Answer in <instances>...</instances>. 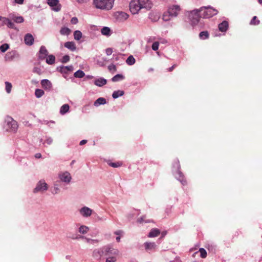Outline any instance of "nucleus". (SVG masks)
<instances>
[{"label": "nucleus", "instance_id": "f257e3e1", "mask_svg": "<svg viewBox=\"0 0 262 262\" xmlns=\"http://www.w3.org/2000/svg\"><path fill=\"white\" fill-rule=\"evenodd\" d=\"M151 8V3L149 0H132L129 4V9L133 14H137L141 9Z\"/></svg>", "mask_w": 262, "mask_h": 262}, {"label": "nucleus", "instance_id": "f03ea898", "mask_svg": "<svg viewBox=\"0 0 262 262\" xmlns=\"http://www.w3.org/2000/svg\"><path fill=\"white\" fill-rule=\"evenodd\" d=\"M115 0H93V4L96 8L103 11L111 10Z\"/></svg>", "mask_w": 262, "mask_h": 262}, {"label": "nucleus", "instance_id": "7ed1b4c3", "mask_svg": "<svg viewBox=\"0 0 262 262\" xmlns=\"http://www.w3.org/2000/svg\"><path fill=\"white\" fill-rule=\"evenodd\" d=\"M172 172L175 178L180 181L183 185L187 184V181L183 173L180 171V164L179 161L177 160L172 165Z\"/></svg>", "mask_w": 262, "mask_h": 262}, {"label": "nucleus", "instance_id": "20e7f679", "mask_svg": "<svg viewBox=\"0 0 262 262\" xmlns=\"http://www.w3.org/2000/svg\"><path fill=\"white\" fill-rule=\"evenodd\" d=\"M200 12L202 17L208 18L211 17L218 13V11L211 6L202 7L200 9Z\"/></svg>", "mask_w": 262, "mask_h": 262}, {"label": "nucleus", "instance_id": "39448f33", "mask_svg": "<svg viewBox=\"0 0 262 262\" xmlns=\"http://www.w3.org/2000/svg\"><path fill=\"white\" fill-rule=\"evenodd\" d=\"M202 17L199 9H194L190 12L188 17L192 25L197 24L199 19Z\"/></svg>", "mask_w": 262, "mask_h": 262}, {"label": "nucleus", "instance_id": "423d86ee", "mask_svg": "<svg viewBox=\"0 0 262 262\" xmlns=\"http://www.w3.org/2000/svg\"><path fill=\"white\" fill-rule=\"evenodd\" d=\"M104 256L110 257L117 256L119 254L118 249L114 248L112 245H107L103 246Z\"/></svg>", "mask_w": 262, "mask_h": 262}, {"label": "nucleus", "instance_id": "0eeeda50", "mask_svg": "<svg viewBox=\"0 0 262 262\" xmlns=\"http://www.w3.org/2000/svg\"><path fill=\"white\" fill-rule=\"evenodd\" d=\"M5 122L9 129L12 130H17L18 128L17 122L11 117L7 116L5 119Z\"/></svg>", "mask_w": 262, "mask_h": 262}, {"label": "nucleus", "instance_id": "6e6552de", "mask_svg": "<svg viewBox=\"0 0 262 262\" xmlns=\"http://www.w3.org/2000/svg\"><path fill=\"white\" fill-rule=\"evenodd\" d=\"M48 188V184L45 182V180H41L37 183L35 188L33 190V192H43L47 190Z\"/></svg>", "mask_w": 262, "mask_h": 262}, {"label": "nucleus", "instance_id": "1a4fd4ad", "mask_svg": "<svg viewBox=\"0 0 262 262\" xmlns=\"http://www.w3.org/2000/svg\"><path fill=\"white\" fill-rule=\"evenodd\" d=\"M181 10L180 6L177 5H174L170 6L168 9V13L171 16V17H176L178 16Z\"/></svg>", "mask_w": 262, "mask_h": 262}, {"label": "nucleus", "instance_id": "9d476101", "mask_svg": "<svg viewBox=\"0 0 262 262\" xmlns=\"http://www.w3.org/2000/svg\"><path fill=\"white\" fill-rule=\"evenodd\" d=\"M114 17L116 21L119 22H123L128 18L129 15L124 12L117 11L114 13Z\"/></svg>", "mask_w": 262, "mask_h": 262}, {"label": "nucleus", "instance_id": "9b49d317", "mask_svg": "<svg viewBox=\"0 0 262 262\" xmlns=\"http://www.w3.org/2000/svg\"><path fill=\"white\" fill-rule=\"evenodd\" d=\"M79 212L82 217L88 218L92 214L93 210L87 206H83L79 209Z\"/></svg>", "mask_w": 262, "mask_h": 262}, {"label": "nucleus", "instance_id": "f8f14e48", "mask_svg": "<svg viewBox=\"0 0 262 262\" xmlns=\"http://www.w3.org/2000/svg\"><path fill=\"white\" fill-rule=\"evenodd\" d=\"M59 178L61 181L67 184L69 183L72 179L70 173L68 171H65L60 173Z\"/></svg>", "mask_w": 262, "mask_h": 262}, {"label": "nucleus", "instance_id": "ddd939ff", "mask_svg": "<svg viewBox=\"0 0 262 262\" xmlns=\"http://www.w3.org/2000/svg\"><path fill=\"white\" fill-rule=\"evenodd\" d=\"M103 256H104L103 247L95 249L93 252V257L95 259L99 260Z\"/></svg>", "mask_w": 262, "mask_h": 262}, {"label": "nucleus", "instance_id": "4468645a", "mask_svg": "<svg viewBox=\"0 0 262 262\" xmlns=\"http://www.w3.org/2000/svg\"><path fill=\"white\" fill-rule=\"evenodd\" d=\"M48 4L52 7L53 10L55 11H59L60 10V6L58 0H48Z\"/></svg>", "mask_w": 262, "mask_h": 262}, {"label": "nucleus", "instance_id": "2eb2a0df", "mask_svg": "<svg viewBox=\"0 0 262 262\" xmlns=\"http://www.w3.org/2000/svg\"><path fill=\"white\" fill-rule=\"evenodd\" d=\"M145 249L146 251L149 252L156 249L157 245L154 242H145L143 244Z\"/></svg>", "mask_w": 262, "mask_h": 262}, {"label": "nucleus", "instance_id": "dca6fc26", "mask_svg": "<svg viewBox=\"0 0 262 262\" xmlns=\"http://www.w3.org/2000/svg\"><path fill=\"white\" fill-rule=\"evenodd\" d=\"M2 20L3 25H7V27L9 28L15 29V25L13 22H12L10 18H6L4 17H2L1 19Z\"/></svg>", "mask_w": 262, "mask_h": 262}, {"label": "nucleus", "instance_id": "f3484780", "mask_svg": "<svg viewBox=\"0 0 262 262\" xmlns=\"http://www.w3.org/2000/svg\"><path fill=\"white\" fill-rule=\"evenodd\" d=\"M34 39L32 34L30 33L27 34L24 37V41L26 45L31 46L33 44Z\"/></svg>", "mask_w": 262, "mask_h": 262}, {"label": "nucleus", "instance_id": "a211bd4d", "mask_svg": "<svg viewBox=\"0 0 262 262\" xmlns=\"http://www.w3.org/2000/svg\"><path fill=\"white\" fill-rule=\"evenodd\" d=\"M42 87L46 90L50 91L52 88V84L50 81L48 79H43L41 81Z\"/></svg>", "mask_w": 262, "mask_h": 262}, {"label": "nucleus", "instance_id": "6ab92c4d", "mask_svg": "<svg viewBox=\"0 0 262 262\" xmlns=\"http://www.w3.org/2000/svg\"><path fill=\"white\" fill-rule=\"evenodd\" d=\"M39 52V58L41 60L44 59L47 56L48 54L47 50L46 49V47L43 46L40 47Z\"/></svg>", "mask_w": 262, "mask_h": 262}, {"label": "nucleus", "instance_id": "aec40b11", "mask_svg": "<svg viewBox=\"0 0 262 262\" xmlns=\"http://www.w3.org/2000/svg\"><path fill=\"white\" fill-rule=\"evenodd\" d=\"M106 82V80L102 77L97 78L94 81V84L99 87L104 85Z\"/></svg>", "mask_w": 262, "mask_h": 262}, {"label": "nucleus", "instance_id": "412c9836", "mask_svg": "<svg viewBox=\"0 0 262 262\" xmlns=\"http://www.w3.org/2000/svg\"><path fill=\"white\" fill-rule=\"evenodd\" d=\"M9 16L11 20H14L16 23H21L24 20L22 16H16L13 14H10Z\"/></svg>", "mask_w": 262, "mask_h": 262}, {"label": "nucleus", "instance_id": "4be33fe9", "mask_svg": "<svg viewBox=\"0 0 262 262\" xmlns=\"http://www.w3.org/2000/svg\"><path fill=\"white\" fill-rule=\"evenodd\" d=\"M9 16L11 20H14L16 23H21L24 20L22 16H16L13 14H10Z\"/></svg>", "mask_w": 262, "mask_h": 262}, {"label": "nucleus", "instance_id": "5701e85b", "mask_svg": "<svg viewBox=\"0 0 262 262\" xmlns=\"http://www.w3.org/2000/svg\"><path fill=\"white\" fill-rule=\"evenodd\" d=\"M64 46L72 51H74L76 49L75 43L73 41H67L64 43Z\"/></svg>", "mask_w": 262, "mask_h": 262}, {"label": "nucleus", "instance_id": "b1692460", "mask_svg": "<svg viewBox=\"0 0 262 262\" xmlns=\"http://www.w3.org/2000/svg\"><path fill=\"white\" fill-rule=\"evenodd\" d=\"M228 23L227 21H223L219 25V29L221 32H226L228 28Z\"/></svg>", "mask_w": 262, "mask_h": 262}, {"label": "nucleus", "instance_id": "393cba45", "mask_svg": "<svg viewBox=\"0 0 262 262\" xmlns=\"http://www.w3.org/2000/svg\"><path fill=\"white\" fill-rule=\"evenodd\" d=\"M160 233V231L157 228L152 229L148 233V237H155L158 236Z\"/></svg>", "mask_w": 262, "mask_h": 262}, {"label": "nucleus", "instance_id": "a878e982", "mask_svg": "<svg viewBox=\"0 0 262 262\" xmlns=\"http://www.w3.org/2000/svg\"><path fill=\"white\" fill-rule=\"evenodd\" d=\"M106 103V100L103 97L98 98L94 103V106L98 107L100 105L105 104Z\"/></svg>", "mask_w": 262, "mask_h": 262}, {"label": "nucleus", "instance_id": "bb28decb", "mask_svg": "<svg viewBox=\"0 0 262 262\" xmlns=\"http://www.w3.org/2000/svg\"><path fill=\"white\" fill-rule=\"evenodd\" d=\"M16 54V53L15 51H12L10 52H8L6 54L5 56V59L6 60H11L15 57Z\"/></svg>", "mask_w": 262, "mask_h": 262}, {"label": "nucleus", "instance_id": "cd10ccee", "mask_svg": "<svg viewBox=\"0 0 262 262\" xmlns=\"http://www.w3.org/2000/svg\"><path fill=\"white\" fill-rule=\"evenodd\" d=\"M149 18L152 21H157L160 18V16L158 14L154 13V12H150L149 14Z\"/></svg>", "mask_w": 262, "mask_h": 262}, {"label": "nucleus", "instance_id": "c85d7f7f", "mask_svg": "<svg viewBox=\"0 0 262 262\" xmlns=\"http://www.w3.org/2000/svg\"><path fill=\"white\" fill-rule=\"evenodd\" d=\"M102 34L107 36H110L111 35V30L109 27H104L101 30Z\"/></svg>", "mask_w": 262, "mask_h": 262}, {"label": "nucleus", "instance_id": "c756f323", "mask_svg": "<svg viewBox=\"0 0 262 262\" xmlns=\"http://www.w3.org/2000/svg\"><path fill=\"white\" fill-rule=\"evenodd\" d=\"M69 108H70V107H69V104H63L60 107V113L61 115H64V114H65L66 113H67V112H69Z\"/></svg>", "mask_w": 262, "mask_h": 262}, {"label": "nucleus", "instance_id": "7c9ffc66", "mask_svg": "<svg viewBox=\"0 0 262 262\" xmlns=\"http://www.w3.org/2000/svg\"><path fill=\"white\" fill-rule=\"evenodd\" d=\"M124 79V76L122 74H117L112 78V81L113 82H117L122 80Z\"/></svg>", "mask_w": 262, "mask_h": 262}, {"label": "nucleus", "instance_id": "2f4dec72", "mask_svg": "<svg viewBox=\"0 0 262 262\" xmlns=\"http://www.w3.org/2000/svg\"><path fill=\"white\" fill-rule=\"evenodd\" d=\"M71 31L67 27H62L60 30V33L62 35H69Z\"/></svg>", "mask_w": 262, "mask_h": 262}, {"label": "nucleus", "instance_id": "473e14b6", "mask_svg": "<svg viewBox=\"0 0 262 262\" xmlns=\"http://www.w3.org/2000/svg\"><path fill=\"white\" fill-rule=\"evenodd\" d=\"M55 57L53 55L48 56L46 58V62L49 64H53L55 63Z\"/></svg>", "mask_w": 262, "mask_h": 262}, {"label": "nucleus", "instance_id": "72a5a7b5", "mask_svg": "<svg viewBox=\"0 0 262 262\" xmlns=\"http://www.w3.org/2000/svg\"><path fill=\"white\" fill-rule=\"evenodd\" d=\"M53 142V140L50 137H48L45 141H43V139L40 138L39 139V142L41 143H42L45 146H46V144L47 145H50L52 144Z\"/></svg>", "mask_w": 262, "mask_h": 262}, {"label": "nucleus", "instance_id": "f704fd0d", "mask_svg": "<svg viewBox=\"0 0 262 262\" xmlns=\"http://www.w3.org/2000/svg\"><path fill=\"white\" fill-rule=\"evenodd\" d=\"M124 93V92L121 90L114 91L113 93L112 97L114 99H117L119 97L123 96Z\"/></svg>", "mask_w": 262, "mask_h": 262}, {"label": "nucleus", "instance_id": "c9c22d12", "mask_svg": "<svg viewBox=\"0 0 262 262\" xmlns=\"http://www.w3.org/2000/svg\"><path fill=\"white\" fill-rule=\"evenodd\" d=\"M136 60L132 55H130L126 59V62L128 65L132 66L135 63Z\"/></svg>", "mask_w": 262, "mask_h": 262}, {"label": "nucleus", "instance_id": "e433bc0d", "mask_svg": "<svg viewBox=\"0 0 262 262\" xmlns=\"http://www.w3.org/2000/svg\"><path fill=\"white\" fill-rule=\"evenodd\" d=\"M82 37V33L79 31L76 30L74 32V38L76 40H79Z\"/></svg>", "mask_w": 262, "mask_h": 262}, {"label": "nucleus", "instance_id": "4c0bfd02", "mask_svg": "<svg viewBox=\"0 0 262 262\" xmlns=\"http://www.w3.org/2000/svg\"><path fill=\"white\" fill-rule=\"evenodd\" d=\"M45 94L44 91L41 89H36L35 91V95L36 98H39L42 97Z\"/></svg>", "mask_w": 262, "mask_h": 262}, {"label": "nucleus", "instance_id": "58836bf2", "mask_svg": "<svg viewBox=\"0 0 262 262\" xmlns=\"http://www.w3.org/2000/svg\"><path fill=\"white\" fill-rule=\"evenodd\" d=\"M84 75H85V74H84V72L80 70L77 71L74 74V77H75L76 78H79L83 77L84 76Z\"/></svg>", "mask_w": 262, "mask_h": 262}, {"label": "nucleus", "instance_id": "ea45409f", "mask_svg": "<svg viewBox=\"0 0 262 262\" xmlns=\"http://www.w3.org/2000/svg\"><path fill=\"white\" fill-rule=\"evenodd\" d=\"M88 231L89 227L86 226L82 225L79 228V232L81 234H86Z\"/></svg>", "mask_w": 262, "mask_h": 262}, {"label": "nucleus", "instance_id": "a19ab883", "mask_svg": "<svg viewBox=\"0 0 262 262\" xmlns=\"http://www.w3.org/2000/svg\"><path fill=\"white\" fill-rule=\"evenodd\" d=\"M199 37L202 39H207L209 37V33L207 31H202L200 33Z\"/></svg>", "mask_w": 262, "mask_h": 262}, {"label": "nucleus", "instance_id": "79ce46f5", "mask_svg": "<svg viewBox=\"0 0 262 262\" xmlns=\"http://www.w3.org/2000/svg\"><path fill=\"white\" fill-rule=\"evenodd\" d=\"M108 164L110 166H111L114 168H117L120 167L122 165V163L120 162H110L108 163Z\"/></svg>", "mask_w": 262, "mask_h": 262}, {"label": "nucleus", "instance_id": "37998d69", "mask_svg": "<svg viewBox=\"0 0 262 262\" xmlns=\"http://www.w3.org/2000/svg\"><path fill=\"white\" fill-rule=\"evenodd\" d=\"M199 252L200 253V256L203 258H205L207 256V252L205 250V249L203 248H201L199 249Z\"/></svg>", "mask_w": 262, "mask_h": 262}, {"label": "nucleus", "instance_id": "c03bdc74", "mask_svg": "<svg viewBox=\"0 0 262 262\" xmlns=\"http://www.w3.org/2000/svg\"><path fill=\"white\" fill-rule=\"evenodd\" d=\"M5 85H6V91L7 93L9 94L10 93L12 89V84L11 83L6 81L5 82Z\"/></svg>", "mask_w": 262, "mask_h": 262}, {"label": "nucleus", "instance_id": "a18cd8bd", "mask_svg": "<svg viewBox=\"0 0 262 262\" xmlns=\"http://www.w3.org/2000/svg\"><path fill=\"white\" fill-rule=\"evenodd\" d=\"M9 48V46L7 43L3 44L0 46V50L2 52H6Z\"/></svg>", "mask_w": 262, "mask_h": 262}, {"label": "nucleus", "instance_id": "49530a36", "mask_svg": "<svg viewBox=\"0 0 262 262\" xmlns=\"http://www.w3.org/2000/svg\"><path fill=\"white\" fill-rule=\"evenodd\" d=\"M170 17H171V16L168 13L167 11L163 14L162 19L164 21H167L170 20Z\"/></svg>", "mask_w": 262, "mask_h": 262}, {"label": "nucleus", "instance_id": "de8ad7c7", "mask_svg": "<svg viewBox=\"0 0 262 262\" xmlns=\"http://www.w3.org/2000/svg\"><path fill=\"white\" fill-rule=\"evenodd\" d=\"M59 183H60V182L57 181L54 184V189H53V193H58V192L59 191V184H58Z\"/></svg>", "mask_w": 262, "mask_h": 262}, {"label": "nucleus", "instance_id": "09e8293b", "mask_svg": "<svg viewBox=\"0 0 262 262\" xmlns=\"http://www.w3.org/2000/svg\"><path fill=\"white\" fill-rule=\"evenodd\" d=\"M145 216H142L140 218H139L138 220H137V222L139 223H149L150 222V221L148 220H145Z\"/></svg>", "mask_w": 262, "mask_h": 262}, {"label": "nucleus", "instance_id": "8fccbe9b", "mask_svg": "<svg viewBox=\"0 0 262 262\" xmlns=\"http://www.w3.org/2000/svg\"><path fill=\"white\" fill-rule=\"evenodd\" d=\"M117 256H112L107 257L106 259V262H116L117 260Z\"/></svg>", "mask_w": 262, "mask_h": 262}, {"label": "nucleus", "instance_id": "3c124183", "mask_svg": "<svg viewBox=\"0 0 262 262\" xmlns=\"http://www.w3.org/2000/svg\"><path fill=\"white\" fill-rule=\"evenodd\" d=\"M108 69L110 71V72L112 73H114L116 71V67L114 64H111L108 66Z\"/></svg>", "mask_w": 262, "mask_h": 262}, {"label": "nucleus", "instance_id": "603ef678", "mask_svg": "<svg viewBox=\"0 0 262 262\" xmlns=\"http://www.w3.org/2000/svg\"><path fill=\"white\" fill-rule=\"evenodd\" d=\"M33 72L38 75H40L42 73L41 69L39 67H34L33 69Z\"/></svg>", "mask_w": 262, "mask_h": 262}, {"label": "nucleus", "instance_id": "864d4df0", "mask_svg": "<svg viewBox=\"0 0 262 262\" xmlns=\"http://www.w3.org/2000/svg\"><path fill=\"white\" fill-rule=\"evenodd\" d=\"M159 43L157 41L154 42L152 45V49L154 51H157L158 50Z\"/></svg>", "mask_w": 262, "mask_h": 262}, {"label": "nucleus", "instance_id": "5fc2aeb1", "mask_svg": "<svg viewBox=\"0 0 262 262\" xmlns=\"http://www.w3.org/2000/svg\"><path fill=\"white\" fill-rule=\"evenodd\" d=\"M70 60V56L69 55H66L63 56L61 62L62 63H67Z\"/></svg>", "mask_w": 262, "mask_h": 262}, {"label": "nucleus", "instance_id": "6e6d98bb", "mask_svg": "<svg viewBox=\"0 0 262 262\" xmlns=\"http://www.w3.org/2000/svg\"><path fill=\"white\" fill-rule=\"evenodd\" d=\"M81 238H85L86 241V242L89 243L93 244V243L97 242V240L88 238L85 237L84 236H81Z\"/></svg>", "mask_w": 262, "mask_h": 262}, {"label": "nucleus", "instance_id": "4d7b16f0", "mask_svg": "<svg viewBox=\"0 0 262 262\" xmlns=\"http://www.w3.org/2000/svg\"><path fill=\"white\" fill-rule=\"evenodd\" d=\"M256 16H254L252 20H251L250 24L251 25H258L259 23V21L258 20L255 21V19H256Z\"/></svg>", "mask_w": 262, "mask_h": 262}, {"label": "nucleus", "instance_id": "13d9d810", "mask_svg": "<svg viewBox=\"0 0 262 262\" xmlns=\"http://www.w3.org/2000/svg\"><path fill=\"white\" fill-rule=\"evenodd\" d=\"M78 22V18L76 17H73L71 19V23L74 25L77 24Z\"/></svg>", "mask_w": 262, "mask_h": 262}, {"label": "nucleus", "instance_id": "bf43d9fd", "mask_svg": "<svg viewBox=\"0 0 262 262\" xmlns=\"http://www.w3.org/2000/svg\"><path fill=\"white\" fill-rule=\"evenodd\" d=\"M63 69H66L67 72L68 71H72L73 70V67L72 66H63Z\"/></svg>", "mask_w": 262, "mask_h": 262}, {"label": "nucleus", "instance_id": "052dcab7", "mask_svg": "<svg viewBox=\"0 0 262 262\" xmlns=\"http://www.w3.org/2000/svg\"><path fill=\"white\" fill-rule=\"evenodd\" d=\"M105 53L107 55H111L113 53V50L111 48H107L105 50Z\"/></svg>", "mask_w": 262, "mask_h": 262}, {"label": "nucleus", "instance_id": "680f3d73", "mask_svg": "<svg viewBox=\"0 0 262 262\" xmlns=\"http://www.w3.org/2000/svg\"><path fill=\"white\" fill-rule=\"evenodd\" d=\"M123 233V231L122 230H117L116 231L114 232V234L118 235V236H119L120 235H122Z\"/></svg>", "mask_w": 262, "mask_h": 262}, {"label": "nucleus", "instance_id": "e2e57ef3", "mask_svg": "<svg viewBox=\"0 0 262 262\" xmlns=\"http://www.w3.org/2000/svg\"><path fill=\"white\" fill-rule=\"evenodd\" d=\"M97 219L98 221H105L107 220V217L105 216H103L102 217L100 216H97Z\"/></svg>", "mask_w": 262, "mask_h": 262}, {"label": "nucleus", "instance_id": "0e129e2a", "mask_svg": "<svg viewBox=\"0 0 262 262\" xmlns=\"http://www.w3.org/2000/svg\"><path fill=\"white\" fill-rule=\"evenodd\" d=\"M24 0H14L16 4L21 5L24 3Z\"/></svg>", "mask_w": 262, "mask_h": 262}, {"label": "nucleus", "instance_id": "69168bd1", "mask_svg": "<svg viewBox=\"0 0 262 262\" xmlns=\"http://www.w3.org/2000/svg\"><path fill=\"white\" fill-rule=\"evenodd\" d=\"M34 156L35 158L36 159H40L42 157L41 154L40 153H36Z\"/></svg>", "mask_w": 262, "mask_h": 262}, {"label": "nucleus", "instance_id": "338daca9", "mask_svg": "<svg viewBox=\"0 0 262 262\" xmlns=\"http://www.w3.org/2000/svg\"><path fill=\"white\" fill-rule=\"evenodd\" d=\"M87 141H87L86 140H81V141L80 142L79 144H80V145H84V144H86V143H87Z\"/></svg>", "mask_w": 262, "mask_h": 262}, {"label": "nucleus", "instance_id": "774afa93", "mask_svg": "<svg viewBox=\"0 0 262 262\" xmlns=\"http://www.w3.org/2000/svg\"><path fill=\"white\" fill-rule=\"evenodd\" d=\"M60 71L62 73H67L66 69H63V67L60 68Z\"/></svg>", "mask_w": 262, "mask_h": 262}]
</instances>
